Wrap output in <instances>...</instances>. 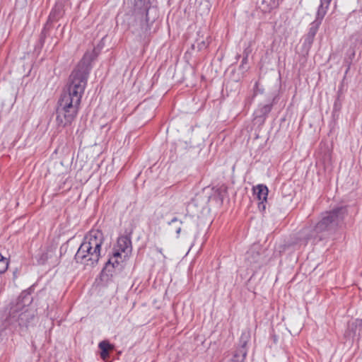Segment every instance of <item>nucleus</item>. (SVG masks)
Returning <instances> with one entry per match:
<instances>
[{
  "label": "nucleus",
  "instance_id": "nucleus-7",
  "mask_svg": "<svg viewBox=\"0 0 362 362\" xmlns=\"http://www.w3.org/2000/svg\"><path fill=\"white\" fill-rule=\"evenodd\" d=\"M118 252L122 256L130 258L132 252L131 239L127 236H120L114 245L112 252Z\"/></svg>",
  "mask_w": 362,
  "mask_h": 362
},
{
  "label": "nucleus",
  "instance_id": "nucleus-13",
  "mask_svg": "<svg viewBox=\"0 0 362 362\" xmlns=\"http://www.w3.org/2000/svg\"><path fill=\"white\" fill-rule=\"evenodd\" d=\"M99 348L101 351H110L113 349V346L107 341H103L99 344Z\"/></svg>",
  "mask_w": 362,
  "mask_h": 362
},
{
  "label": "nucleus",
  "instance_id": "nucleus-17",
  "mask_svg": "<svg viewBox=\"0 0 362 362\" xmlns=\"http://www.w3.org/2000/svg\"><path fill=\"white\" fill-rule=\"evenodd\" d=\"M108 355H109L108 351H101L100 356H101L102 358L105 359L108 356Z\"/></svg>",
  "mask_w": 362,
  "mask_h": 362
},
{
  "label": "nucleus",
  "instance_id": "nucleus-3",
  "mask_svg": "<svg viewBox=\"0 0 362 362\" xmlns=\"http://www.w3.org/2000/svg\"><path fill=\"white\" fill-rule=\"evenodd\" d=\"M83 250L92 249L93 250V258H95L97 252L102 254L105 250L110 243L107 241L104 234L101 230H92L84 238L83 243Z\"/></svg>",
  "mask_w": 362,
  "mask_h": 362
},
{
  "label": "nucleus",
  "instance_id": "nucleus-6",
  "mask_svg": "<svg viewBox=\"0 0 362 362\" xmlns=\"http://www.w3.org/2000/svg\"><path fill=\"white\" fill-rule=\"evenodd\" d=\"M338 222V211H334L327 213L321 221H320L314 228L315 233H319L322 231L329 229L332 226L337 224Z\"/></svg>",
  "mask_w": 362,
  "mask_h": 362
},
{
  "label": "nucleus",
  "instance_id": "nucleus-12",
  "mask_svg": "<svg viewBox=\"0 0 362 362\" xmlns=\"http://www.w3.org/2000/svg\"><path fill=\"white\" fill-rule=\"evenodd\" d=\"M8 259L0 254V272H6L8 269Z\"/></svg>",
  "mask_w": 362,
  "mask_h": 362
},
{
  "label": "nucleus",
  "instance_id": "nucleus-11",
  "mask_svg": "<svg viewBox=\"0 0 362 362\" xmlns=\"http://www.w3.org/2000/svg\"><path fill=\"white\" fill-rule=\"evenodd\" d=\"M259 246L254 245L247 253V258L248 261L252 262H256L258 261L257 256H259L258 252Z\"/></svg>",
  "mask_w": 362,
  "mask_h": 362
},
{
  "label": "nucleus",
  "instance_id": "nucleus-2",
  "mask_svg": "<svg viewBox=\"0 0 362 362\" xmlns=\"http://www.w3.org/2000/svg\"><path fill=\"white\" fill-rule=\"evenodd\" d=\"M80 99L64 93L58 101L56 122L59 127H64L75 119L81 103Z\"/></svg>",
  "mask_w": 362,
  "mask_h": 362
},
{
  "label": "nucleus",
  "instance_id": "nucleus-5",
  "mask_svg": "<svg viewBox=\"0 0 362 362\" xmlns=\"http://www.w3.org/2000/svg\"><path fill=\"white\" fill-rule=\"evenodd\" d=\"M129 257L122 256L119 253L112 252L109 255L108 260L105 264V269L107 272L111 270H122L125 268Z\"/></svg>",
  "mask_w": 362,
  "mask_h": 362
},
{
  "label": "nucleus",
  "instance_id": "nucleus-9",
  "mask_svg": "<svg viewBox=\"0 0 362 362\" xmlns=\"http://www.w3.org/2000/svg\"><path fill=\"white\" fill-rule=\"evenodd\" d=\"M37 262L40 264H55L58 262V257L55 249L48 248L42 251L37 257Z\"/></svg>",
  "mask_w": 362,
  "mask_h": 362
},
{
  "label": "nucleus",
  "instance_id": "nucleus-19",
  "mask_svg": "<svg viewBox=\"0 0 362 362\" xmlns=\"http://www.w3.org/2000/svg\"><path fill=\"white\" fill-rule=\"evenodd\" d=\"M177 220V218H174L172 220V221H173H173H176Z\"/></svg>",
  "mask_w": 362,
  "mask_h": 362
},
{
  "label": "nucleus",
  "instance_id": "nucleus-14",
  "mask_svg": "<svg viewBox=\"0 0 362 362\" xmlns=\"http://www.w3.org/2000/svg\"><path fill=\"white\" fill-rule=\"evenodd\" d=\"M320 24L321 23L317 24V19H315V21L313 23V26L310 28V32H309V35H310L312 37H313L315 36V35L316 34Z\"/></svg>",
  "mask_w": 362,
  "mask_h": 362
},
{
  "label": "nucleus",
  "instance_id": "nucleus-8",
  "mask_svg": "<svg viewBox=\"0 0 362 362\" xmlns=\"http://www.w3.org/2000/svg\"><path fill=\"white\" fill-rule=\"evenodd\" d=\"M254 195L258 199V208L261 211H264L266 209L265 202L268 196V188L266 185H258L253 187Z\"/></svg>",
  "mask_w": 362,
  "mask_h": 362
},
{
  "label": "nucleus",
  "instance_id": "nucleus-15",
  "mask_svg": "<svg viewBox=\"0 0 362 362\" xmlns=\"http://www.w3.org/2000/svg\"><path fill=\"white\" fill-rule=\"evenodd\" d=\"M250 339V334L247 333H243L240 337L241 343L243 344V346H245L247 342V341Z\"/></svg>",
  "mask_w": 362,
  "mask_h": 362
},
{
  "label": "nucleus",
  "instance_id": "nucleus-4",
  "mask_svg": "<svg viewBox=\"0 0 362 362\" xmlns=\"http://www.w3.org/2000/svg\"><path fill=\"white\" fill-rule=\"evenodd\" d=\"M93 250L92 249L83 250V244H81L75 255V259L77 263L84 266V269H89L96 265L100 259L101 254L97 252L95 258H93Z\"/></svg>",
  "mask_w": 362,
  "mask_h": 362
},
{
  "label": "nucleus",
  "instance_id": "nucleus-18",
  "mask_svg": "<svg viewBox=\"0 0 362 362\" xmlns=\"http://www.w3.org/2000/svg\"><path fill=\"white\" fill-rule=\"evenodd\" d=\"M180 230H181V229H180V228H179L177 229V233H180Z\"/></svg>",
  "mask_w": 362,
  "mask_h": 362
},
{
  "label": "nucleus",
  "instance_id": "nucleus-10",
  "mask_svg": "<svg viewBox=\"0 0 362 362\" xmlns=\"http://www.w3.org/2000/svg\"><path fill=\"white\" fill-rule=\"evenodd\" d=\"M331 1L332 0H320V4L318 7L316 14L317 24L322 23V19L327 12Z\"/></svg>",
  "mask_w": 362,
  "mask_h": 362
},
{
  "label": "nucleus",
  "instance_id": "nucleus-1",
  "mask_svg": "<svg viewBox=\"0 0 362 362\" xmlns=\"http://www.w3.org/2000/svg\"><path fill=\"white\" fill-rule=\"evenodd\" d=\"M93 59V53L86 52L84 54L83 59L70 76L69 85L67 91L64 92L65 93L81 100L87 84L90 63Z\"/></svg>",
  "mask_w": 362,
  "mask_h": 362
},
{
  "label": "nucleus",
  "instance_id": "nucleus-16",
  "mask_svg": "<svg viewBox=\"0 0 362 362\" xmlns=\"http://www.w3.org/2000/svg\"><path fill=\"white\" fill-rule=\"evenodd\" d=\"M209 45V41H202L201 42L197 43V47L199 50H202L203 49H205Z\"/></svg>",
  "mask_w": 362,
  "mask_h": 362
}]
</instances>
